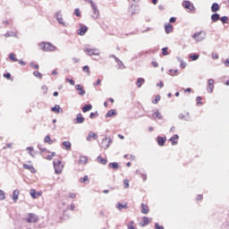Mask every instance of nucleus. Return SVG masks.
<instances>
[{"instance_id": "18", "label": "nucleus", "mask_w": 229, "mask_h": 229, "mask_svg": "<svg viewBox=\"0 0 229 229\" xmlns=\"http://www.w3.org/2000/svg\"><path fill=\"white\" fill-rule=\"evenodd\" d=\"M178 139H180V136H178V134H175L172 138H170L169 141L172 142V146H176V144H178Z\"/></svg>"}, {"instance_id": "2", "label": "nucleus", "mask_w": 229, "mask_h": 229, "mask_svg": "<svg viewBox=\"0 0 229 229\" xmlns=\"http://www.w3.org/2000/svg\"><path fill=\"white\" fill-rule=\"evenodd\" d=\"M39 47H41L42 51H55L56 50V47L53 46L51 43L49 42H41L39 44Z\"/></svg>"}, {"instance_id": "42", "label": "nucleus", "mask_w": 229, "mask_h": 229, "mask_svg": "<svg viewBox=\"0 0 229 229\" xmlns=\"http://www.w3.org/2000/svg\"><path fill=\"white\" fill-rule=\"evenodd\" d=\"M85 182H89V176H88V175H86V176H84V177H81V178L80 179V182H81V183H85Z\"/></svg>"}, {"instance_id": "27", "label": "nucleus", "mask_w": 229, "mask_h": 229, "mask_svg": "<svg viewBox=\"0 0 229 229\" xmlns=\"http://www.w3.org/2000/svg\"><path fill=\"white\" fill-rule=\"evenodd\" d=\"M211 12H213V13H216V12H219V4L214 3L211 6Z\"/></svg>"}, {"instance_id": "63", "label": "nucleus", "mask_w": 229, "mask_h": 229, "mask_svg": "<svg viewBox=\"0 0 229 229\" xmlns=\"http://www.w3.org/2000/svg\"><path fill=\"white\" fill-rule=\"evenodd\" d=\"M19 64H20L21 65H26V62H24V61H22V60H20V61H19Z\"/></svg>"}, {"instance_id": "3", "label": "nucleus", "mask_w": 229, "mask_h": 229, "mask_svg": "<svg viewBox=\"0 0 229 229\" xmlns=\"http://www.w3.org/2000/svg\"><path fill=\"white\" fill-rule=\"evenodd\" d=\"M24 221H26V223H37L38 221V216L33 213H29L24 218Z\"/></svg>"}, {"instance_id": "46", "label": "nucleus", "mask_w": 229, "mask_h": 229, "mask_svg": "<svg viewBox=\"0 0 229 229\" xmlns=\"http://www.w3.org/2000/svg\"><path fill=\"white\" fill-rule=\"evenodd\" d=\"M170 76H176L178 74V70H170Z\"/></svg>"}, {"instance_id": "56", "label": "nucleus", "mask_w": 229, "mask_h": 229, "mask_svg": "<svg viewBox=\"0 0 229 229\" xmlns=\"http://www.w3.org/2000/svg\"><path fill=\"white\" fill-rule=\"evenodd\" d=\"M155 229H164V226L159 225L158 223L155 224Z\"/></svg>"}, {"instance_id": "34", "label": "nucleus", "mask_w": 229, "mask_h": 229, "mask_svg": "<svg viewBox=\"0 0 229 229\" xmlns=\"http://www.w3.org/2000/svg\"><path fill=\"white\" fill-rule=\"evenodd\" d=\"M9 60H11L12 62H19V60L15 57V54L11 53L9 55Z\"/></svg>"}, {"instance_id": "47", "label": "nucleus", "mask_w": 229, "mask_h": 229, "mask_svg": "<svg viewBox=\"0 0 229 229\" xmlns=\"http://www.w3.org/2000/svg\"><path fill=\"white\" fill-rule=\"evenodd\" d=\"M167 47H164L162 48V54L164 56H167V55H169V52H167Z\"/></svg>"}, {"instance_id": "61", "label": "nucleus", "mask_w": 229, "mask_h": 229, "mask_svg": "<svg viewBox=\"0 0 229 229\" xmlns=\"http://www.w3.org/2000/svg\"><path fill=\"white\" fill-rule=\"evenodd\" d=\"M169 21H170V22H172V23L176 22V18L172 17V18H170Z\"/></svg>"}, {"instance_id": "40", "label": "nucleus", "mask_w": 229, "mask_h": 229, "mask_svg": "<svg viewBox=\"0 0 229 229\" xmlns=\"http://www.w3.org/2000/svg\"><path fill=\"white\" fill-rule=\"evenodd\" d=\"M30 196L31 198H33V199H36L37 198V191H35L34 189L30 190Z\"/></svg>"}, {"instance_id": "5", "label": "nucleus", "mask_w": 229, "mask_h": 229, "mask_svg": "<svg viewBox=\"0 0 229 229\" xmlns=\"http://www.w3.org/2000/svg\"><path fill=\"white\" fill-rule=\"evenodd\" d=\"M86 55L89 56H98L99 55V51L95 48H86L85 50Z\"/></svg>"}, {"instance_id": "19", "label": "nucleus", "mask_w": 229, "mask_h": 229, "mask_svg": "<svg viewBox=\"0 0 229 229\" xmlns=\"http://www.w3.org/2000/svg\"><path fill=\"white\" fill-rule=\"evenodd\" d=\"M150 220L148 216H144L142 220L140 222V226H146L147 225H149Z\"/></svg>"}, {"instance_id": "44", "label": "nucleus", "mask_w": 229, "mask_h": 229, "mask_svg": "<svg viewBox=\"0 0 229 229\" xmlns=\"http://www.w3.org/2000/svg\"><path fill=\"white\" fill-rule=\"evenodd\" d=\"M220 21L223 22V24H226V22H228V16H223L220 18Z\"/></svg>"}, {"instance_id": "45", "label": "nucleus", "mask_w": 229, "mask_h": 229, "mask_svg": "<svg viewBox=\"0 0 229 229\" xmlns=\"http://www.w3.org/2000/svg\"><path fill=\"white\" fill-rule=\"evenodd\" d=\"M27 151H29V154L30 155V157H34V155H33V151H34L33 147H28Z\"/></svg>"}, {"instance_id": "10", "label": "nucleus", "mask_w": 229, "mask_h": 229, "mask_svg": "<svg viewBox=\"0 0 229 229\" xmlns=\"http://www.w3.org/2000/svg\"><path fill=\"white\" fill-rule=\"evenodd\" d=\"M208 83V86L207 88V90L209 94H212V92H214V80L209 79Z\"/></svg>"}, {"instance_id": "4", "label": "nucleus", "mask_w": 229, "mask_h": 229, "mask_svg": "<svg viewBox=\"0 0 229 229\" xmlns=\"http://www.w3.org/2000/svg\"><path fill=\"white\" fill-rule=\"evenodd\" d=\"M205 37H207L205 31H199L193 34L192 38H194L196 42H202V40H205Z\"/></svg>"}, {"instance_id": "13", "label": "nucleus", "mask_w": 229, "mask_h": 229, "mask_svg": "<svg viewBox=\"0 0 229 229\" xmlns=\"http://www.w3.org/2000/svg\"><path fill=\"white\" fill-rule=\"evenodd\" d=\"M21 194V191L19 190H14L13 192V201L14 203H17V199H19V195Z\"/></svg>"}, {"instance_id": "22", "label": "nucleus", "mask_w": 229, "mask_h": 229, "mask_svg": "<svg viewBox=\"0 0 229 229\" xmlns=\"http://www.w3.org/2000/svg\"><path fill=\"white\" fill-rule=\"evenodd\" d=\"M149 213V207L148 204H141V214H148Z\"/></svg>"}, {"instance_id": "29", "label": "nucleus", "mask_w": 229, "mask_h": 229, "mask_svg": "<svg viewBox=\"0 0 229 229\" xmlns=\"http://www.w3.org/2000/svg\"><path fill=\"white\" fill-rule=\"evenodd\" d=\"M145 81H146L144 79L139 78L136 82L138 89H140V87H142V85H144Z\"/></svg>"}, {"instance_id": "60", "label": "nucleus", "mask_w": 229, "mask_h": 229, "mask_svg": "<svg viewBox=\"0 0 229 229\" xmlns=\"http://www.w3.org/2000/svg\"><path fill=\"white\" fill-rule=\"evenodd\" d=\"M181 67H182V69H185V67H187V64L185 63L182 62Z\"/></svg>"}, {"instance_id": "14", "label": "nucleus", "mask_w": 229, "mask_h": 229, "mask_svg": "<svg viewBox=\"0 0 229 229\" xmlns=\"http://www.w3.org/2000/svg\"><path fill=\"white\" fill-rule=\"evenodd\" d=\"M88 163H89V157H87L85 156L80 157L78 164H80L81 165H85V164H88Z\"/></svg>"}, {"instance_id": "51", "label": "nucleus", "mask_w": 229, "mask_h": 229, "mask_svg": "<svg viewBox=\"0 0 229 229\" xmlns=\"http://www.w3.org/2000/svg\"><path fill=\"white\" fill-rule=\"evenodd\" d=\"M201 97H197L196 101H197V105H203V103L201 102Z\"/></svg>"}, {"instance_id": "6", "label": "nucleus", "mask_w": 229, "mask_h": 229, "mask_svg": "<svg viewBox=\"0 0 229 229\" xmlns=\"http://www.w3.org/2000/svg\"><path fill=\"white\" fill-rule=\"evenodd\" d=\"M42 153H43L46 160H53V157H55V155H56L55 152L50 153L46 148L42 149Z\"/></svg>"}, {"instance_id": "59", "label": "nucleus", "mask_w": 229, "mask_h": 229, "mask_svg": "<svg viewBox=\"0 0 229 229\" xmlns=\"http://www.w3.org/2000/svg\"><path fill=\"white\" fill-rule=\"evenodd\" d=\"M201 199H203V195H198L197 201H201Z\"/></svg>"}, {"instance_id": "7", "label": "nucleus", "mask_w": 229, "mask_h": 229, "mask_svg": "<svg viewBox=\"0 0 229 229\" xmlns=\"http://www.w3.org/2000/svg\"><path fill=\"white\" fill-rule=\"evenodd\" d=\"M182 6L185 8V10H190V12H194V4L191 3L190 1H184L182 2Z\"/></svg>"}, {"instance_id": "23", "label": "nucleus", "mask_w": 229, "mask_h": 229, "mask_svg": "<svg viewBox=\"0 0 229 229\" xmlns=\"http://www.w3.org/2000/svg\"><path fill=\"white\" fill-rule=\"evenodd\" d=\"M97 160H98V164H102V165H106V162H108V160L106 158H103L101 156H98L97 157Z\"/></svg>"}, {"instance_id": "16", "label": "nucleus", "mask_w": 229, "mask_h": 229, "mask_svg": "<svg viewBox=\"0 0 229 229\" xmlns=\"http://www.w3.org/2000/svg\"><path fill=\"white\" fill-rule=\"evenodd\" d=\"M166 140H167V138H165V137L158 136L157 138V142L158 146H165Z\"/></svg>"}, {"instance_id": "32", "label": "nucleus", "mask_w": 229, "mask_h": 229, "mask_svg": "<svg viewBox=\"0 0 229 229\" xmlns=\"http://www.w3.org/2000/svg\"><path fill=\"white\" fill-rule=\"evenodd\" d=\"M63 146H64V149H66L67 151H70L72 145L69 141H64Z\"/></svg>"}, {"instance_id": "9", "label": "nucleus", "mask_w": 229, "mask_h": 229, "mask_svg": "<svg viewBox=\"0 0 229 229\" xmlns=\"http://www.w3.org/2000/svg\"><path fill=\"white\" fill-rule=\"evenodd\" d=\"M89 3H90L91 7L93 9V17H94V19H98V17H99V10H98V7H96V4H94V2L89 0Z\"/></svg>"}, {"instance_id": "54", "label": "nucleus", "mask_w": 229, "mask_h": 229, "mask_svg": "<svg viewBox=\"0 0 229 229\" xmlns=\"http://www.w3.org/2000/svg\"><path fill=\"white\" fill-rule=\"evenodd\" d=\"M5 196H4V191L0 190V199H4Z\"/></svg>"}, {"instance_id": "64", "label": "nucleus", "mask_w": 229, "mask_h": 229, "mask_svg": "<svg viewBox=\"0 0 229 229\" xmlns=\"http://www.w3.org/2000/svg\"><path fill=\"white\" fill-rule=\"evenodd\" d=\"M225 66H226V67H229V59H227V60L225 61Z\"/></svg>"}, {"instance_id": "39", "label": "nucleus", "mask_w": 229, "mask_h": 229, "mask_svg": "<svg viewBox=\"0 0 229 229\" xmlns=\"http://www.w3.org/2000/svg\"><path fill=\"white\" fill-rule=\"evenodd\" d=\"M45 142L47 144H53V140H51V136H46L45 137Z\"/></svg>"}, {"instance_id": "30", "label": "nucleus", "mask_w": 229, "mask_h": 229, "mask_svg": "<svg viewBox=\"0 0 229 229\" xmlns=\"http://www.w3.org/2000/svg\"><path fill=\"white\" fill-rule=\"evenodd\" d=\"M152 115L156 119H162V114L158 110H156Z\"/></svg>"}, {"instance_id": "31", "label": "nucleus", "mask_w": 229, "mask_h": 229, "mask_svg": "<svg viewBox=\"0 0 229 229\" xmlns=\"http://www.w3.org/2000/svg\"><path fill=\"white\" fill-rule=\"evenodd\" d=\"M220 19L221 18L218 13H215L211 15V20L213 21V22H217V21H219Z\"/></svg>"}, {"instance_id": "57", "label": "nucleus", "mask_w": 229, "mask_h": 229, "mask_svg": "<svg viewBox=\"0 0 229 229\" xmlns=\"http://www.w3.org/2000/svg\"><path fill=\"white\" fill-rule=\"evenodd\" d=\"M151 65L154 66L155 68H157V67H158V63H157L156 61H152Z\"/></svg>"}, {"instance_id": "28", "label": "nucleus", "mask_w": 229, "mask_h": 229, "mask_svg": "<svg viewBox=\"0 0 229 229\" xmlns=\"http://www.w3.org/2000/svg\"><path fill=\"white\" fill-rule=\"evenodd\" d=\"M90 110H92V105L89 104V105H86L82 107V112L84 114H87V112H90Z\"/></svg>"}, {"instance_id": "58", "label": "nucleus", "mask_w": 229, "mask_h": 229, "mask_svg": "<svg viewBox=\"0 0 229 229\" xmlns=\"http://www.w3.org/2000/svg\"><path fill=\"white\" fill-rule=\"evenodd\" d=\"M69 198L74 199V198H76V193H69Z\"/></svg>"}, {"instance_id": "37", "label": "nucleus", "mask_w": 229, "mask_h": 229, "mask_svg": "<svg viewBox=\"0 0 229 229\" xmlns=\"http://www.w3.org/2000/svg\"><path fill=\"white\" fill-rule=\"evenodd\" d=\"M190 58H191V60L196 61V60H198V58H199V55L191 54Z\"/></svg>"}, {"instance_id": "12", "label": "nucleus", "mask_w": 229, "mask_h": 229, "mask_svg": "<svg viewBox=\"0 0 229 229\" xmlns=\"http://www.w3.org/2000/svg\"><path fill=\"white\" fill-rule=\"evenodd\" d=\"M98 140V134L95 132L90 131L88 135V137L86 138V140H88L89 142H90V140Z\"/></svg>"}, {"instance_id": "11", "label": "nucleus", "mask_w": 229, "mask_h": 229, "mask_svg": "<svg viewBox=\"0 0 229 229\" xmlns=\"http://www.w3.org/2000/svg\"><path fill=\"white\" fill-rule=\"evenodd\" d=\"M87 31H89V28H87V26L85 25H81V28L77 30V33L78 35H81V37H83V35H85Z\"/></svg>"}, {"instance_id": "48", "label": "nucleus", "mask_w": 229, "mask_h": 229, "mask_svg": "<svg viewBox=\"0 0 229 229\" xmlns=\"http://www.w3.org/2000/svg\"><path fill=\"white\" fill-rule=\"evenodd\" d=\"M134 223L133 221H131L129 224H128V229H135V225H133Z\"/></svg>"}, {"instance_id": "43", "label": "nucleus", "mask_w": 229, "mask_h": 229, "mask_svg": "<svg viewBox=\"0 0 229 229\" xmlns=\"http://www.w3.org/2000/svg\"><path fill=\"white\" fill-rule=\"evenodd\" d=\"M160 99H161L160 95H157L155 99L152 101L153 105H157V103H158Z\"/></svg>"}, {"instance_id": "26", "label": "nucleus", "mask_w": 229, "mask_h": 229, "mask_svg": "<svg viewBox=\"0 0 229 229\" xmlns=\"http://www.w3.org/2000/svg\"><path fill=\"white\" fill-rule=\"evenodd\" d=\"M108 167H110L111 169H114V171H117V169H119V163H109Z\"/></svg>"}, {"instance_id": "38", "label": "nucleus", "mask_w": 229, "mask_h": 229, "mask_svg": "<svg viewBox=\"0 0 229 229\" xmlns=\"http://www.w3.org/2000/svg\"><path fill=\"white\" fill-rule=\"evenodd\" d=\"M123 187L124 189H128L130 187V180L128 179L123 180Z\"/></svg>"}, {"instance_id": "50", "label": "nucleus", "mask_w": 229, "mask_h": 229, "mask_svg": "<svg viewBox=\"0 0 229 229\" xmlns=\"http://www.w3.org/2000/svg\"><path fill=\"white\" fill-rule=\"evenodd\" d=\"M74 14L76 15V17H81V13H80V9H75Z\"/></svg>"}, {"instance_id": "17", "label": "nucleus", "mask_w": 229, "mask_h": 229, "mask_svg": "<svg viewBox=\"0 0 229 229\" xmlns=\"http://www.w3.org/2000/svg\"><path fill=\"white\" fill-rule=\"evenodd\" d=\"M51 112H54L55 114H62V112H64V109H62L59 105H55L54 107L51 108Z\"/></svg>"}, {"instance_id": "21", "label": "nucleus", "mask_w": 229, "mask_h": 229, "mask_svg": "<svg viewBox=\"0 0 229 229\" xmlns=\"http://www.w3.org/2000/svg\"><path fill=\"white\" fill-rule=\"evenodd\" d=\"M165 31L167 35H169V33L173 32V25H171V23H166L165 25Z\"/></svg>"}, {"instance_id": "24", "label": "nucleus", "mask_w": 229, "mask_h": 229, "mask_svg": "<svg viewBox=\"0 0 229 229\" xmlns=\"http://www.w3.org/2000/svg\"><path fill=\"white\" fill-rule=\"evenodd\" d=\"M17 35H18V33L15 32V31H9V32H6V33L4 34V37H5V38H10V37H14V38H17Z\"/></svg>"}, {"instance_id": "41", "label": "nucleus", "mask_w": 229, "mask_h": 229, "mask_svg": "<svg viewBox=\"0 0 229 229\" xmlns=\"http://www.w3.org/2000/svg\"><path fill=\"white\" fill-rule=\"evenodd\" d=\"M30 65L31 69H36V70L40 69V66L38 64H36L35 63H30Z\"/></svg>"}, {"instance_id": "52", "label": "nucleus", "mask_w": 229, "mask_h": 229, "mask_svg": "<svg viewBox=\"0 0 229 229\" xmlns=\"http://www.w3.org/2000/svg\"><path fill=\"white\" fill-rule=\"evenodd\" d=\"M4 78H6L7 80H11V79H12V74H10V73H4Z\"/></svg>"}, {"instance_id": "49", "label": "nucleus", "mask_w": 229, "mask_h": 229, "mask_svg": "<svg viewBox=\"0 0 229 229\" xmlns=\"http://www.w3.org/2000/svg\"><path fill=\"white\" fill-rule=\"evenodd\" d=\"M10 24H12V21L4 20L3 21L4 26H10Z\"/></svg>"}, {"instance_id": "8", "label": "nucleus", "mask_w": 229, "mask_h": 229, "mask_svg": "<svg viewBox=\"0 0 229 229\" xmlns=\"http://www.w3.org/2000/svg\"><path fill=\"white\" fill-rule=\"evenodd\" d=\"M28 164H23V168H25L27 171H30L32 174L37 173V170L35 169V166L31 165V161H29Z\"/></svg>"}, {"instance_id": "35", "label": "nucleus", "mask_w": 229, "mask_h": 229, "mask_svg": "<svg viewBox=\"0 0 229 229\" xmlns=\"http://www.w3.org/2000/svg\"><path fill=\"white\" fill-rule=\"evenodd\" d=\"M33 76H35V78H38V80H42V73H40L38 71H35L33 72Z\"/></svg>"}, {"instance_id": "20", "label": "nucleus", "mask_w": 229, "mask_h": 229, "mask_svg": "<svg viewBox=\"0 0 229 229\" xmlns=\"http://www.w3.org/2000/svg\"><path fill=\"white\" fill-rule=\"evenodd\" d=\"M76 90H78L80 96H85V89H83V87L80 84L75 86Z\"/></svg>"}, {"instance_id": "62", "label": "nucleus", "mask_w": 229, "mask_h": 229, "mask_svg": "<svg viewBox=\"0 0 229 229\" xmlns=\"http://www.w3.org/2000/svg\"><path fill=\"white\" fill-rule=\"evenodd\" d=\"M157 87H160V89H162V87H164V82L160 81L159 83H157Z\"/></svg>"}, {"instance_id": "33", "label": "nucleus", "mask_w": 229, "mask_h": 229, "mask_svg": "<svg viewBox=\"0 0 229 229\" xmlns=\"http://www.w3.org/2000/svg\"><path fill=\"white\" fill-rule=\"evenodd\" d=\"M82 71L88 74V76H90V67L89 65H85L82 67Z\"/></svg>"}, {"instance_id": "36", "label": "nucleus", "mask_w": 229, "mask_h": 229, "mask_svg": "<svg viewBox=\"0 0 229 229\" xmlns=\"http://www.w3.org/2000/svg\"><path fill=\"white\" fill-rule=\"evenodd\" d=\"M117 208H118V210H123V208H128V204L123 205L121 203H118L117 204Z\"/></svg>"}, {"instance_id": "1", "label": "nucleus", "mask_w": 229, "mask_h": 229, "mask_svg": "<svg viewBox=\"0 0 229 229\" xmlns=\"http://www.w3.org/2000/svg\"><path fill=\"white\" fill-rule=\"evenodd\" d=\"M53 164H54V169H55V174H62V172L64 171V167H65V165L64 164V162H62V160L60 159H55Z\"/></svg>"}, {"instance_id": "55", "label": "nucleus", "mask_w": 229, "mask_h": 229, "mask_svg": "<svg viewBox=\"0 0 229 229\" xmlns=\"http://www.w3.org/2000/svg\"><path fill=\"white\" fill-rule=\"evenodd\" d=\"M66 81H68V83H70V85H75V82L72 79H66Z\"/></svg>"}, {"instance_id": "53", "label": "nucleus", "mask_w": 229, "mask_h": 229, "mask_svg": "<svg viewBox=\"0 0 229 229\" xmlns=\"http://www.w3.org/2000/svg\"><path fill=\"white\" fill-rule=\"evenodd\" d=\"M140 177L142 178L143 182H146V180H148V175H146V174H141Z\"/></svg>"}, {"instance_id": "15", "label": "nucleus", "mask_w": 229, "mask_h": 229, "mask_svg": "<svg viewBox=\"0 0 229 229\" xmlns=\"http://www.w3.org/2000/svg\"><path fill=\"white\" fill-rule=\"evenodd\" d=\"M82 123H85V118L83 117V114H77V117L75 119V123L81 124Z\"/></svg>"}, {"instance_id": "25", "label": "nucleus", "mask_w": 229, "mask_h": 229, "mask_svg": "<svg viewBox=\"0 0 229 229\" xmlns=\"http://www.w3.org/2000/svg\"><path fill=\"white\" fill-rule=\"evenodd\" d=\"M114 115H117V111L115 109H111L106 114V117H114Z\"/></svg>"}]
</instances>
